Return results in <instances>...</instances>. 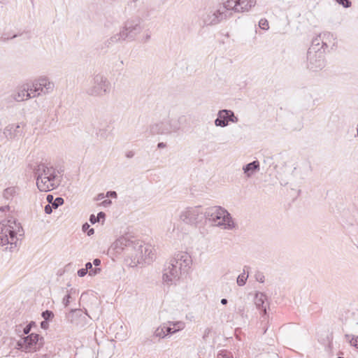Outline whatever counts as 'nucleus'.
Instances as JSON below:
<instances>
[{"mask_svg":"<svg viewBox=\"0 0 358 358\" xmlns=\"http://www.w3.org/2000/svg\"><path fill=\"white\" fill-rule=\"evenodd\" d=\"M36 180V186L41 192H49L59 185V181L52 166L45 164H39L34 169Z\"/></svg>","mask_w":358,"mask_h":358,"instance_id":"f257e3e1","label":"nucleus"},{"mask_svg":"<svg viewBox=\"0 0 358 358\" xmlns=\"http://www.w3.org/2000/svg\"><path fill=\"white\" fill-rule=\"evenodd\" d=\"M24 231L20 224L13 219L3 220L0 222V244H10V251L17 247V236H22Z\"/></svg>","mask_w":358,"mask_h":358,"instance_id":"f03ea898","label":"nucleus"},{"mask_svg":"<svg viewBox=\"0 0 358 358\" xmlns=\"http://www.w3.org/2000/svg\"><path fill=\"white\" fill-rule=\"evenodd\" d=\"M204 218L213 226L223 229L231 230L235 227L230 213L221 206H214L205 208Z\"/></svg>","mask_w":358,"mask_h":358,"instance_id":"7ed1b4c3","label":"nucleus"},{"mask_svg":"<svg viewBox=\"0 0 358 358\" xmlns=\"http://www.w3.org/2000/svg\"><path fill=\"white\" fill-rule=\"evenodd\" d=\"M110 83L102 73L94 75L86 93L92 96L102 97L110 92Z\"/></svg>","mask_w":358,"mask_h":358,"instance_id":"20e7f679","label":"nucleus"},{"mask_svg":"<svg viewBox=\"0 0 358 358\" xmlns=\"http://www.w3.org/2000/svg\"><path fill=\"white\" fill-rule=\"evenodd\" d=\"M180 129V117L176 119L169 117L150 126V133L154 135H170L177 133Z\"/></svg>","mask_w":358,"mask_h":358,"instance_id":"39448f33","label":"nucleus"},{"mask_svg":"<svg viewBox=\"0 0 358 358\" xmlns=\"http://www.w3.org/2000/svg\"><path fill=\"white\" fill-rule=\"evenodd\" d=\"M204 219V210L200 206L187 207L181 211L180 220L189 225L196 226Z\"/></svg>","mask_w":358,"mask_h":358,"instance_id":"423d86ee","label":"nucleus"},{"mask_svg":"<svg viewBox=\"0 0 358 358\" xmlns=\"http://www.w3.org/2000/svg\"><path fill=\"white\" fill-rule=\"evenodd\" d=\"M147 251L142 243L136 240H130L127 248V256L131 259L130 265L136 266L143 261L144 252Z\"/></svg>","mask_w":358,"mask_h":358,"instance_id":"0eeeda50","label":"nucleus"},{"mask_svg":"<svg viewBox=\"0 0 358 358\" xmlns=\"http://www.w3.org/2000/svg\"><path fill=\"white\" fill-rule=\"evenodd\" d=\"M33 97L45 95L52 93L55 89V84L47 76H43L36 78L31 85Z\"/></svg>","mask_w":358,"mask_h":358,"instance_id":"6e6552de","label":"nucleus"},{"mask_svg":"<svg viewBox=\"0 0 358 358\" xmlns=\"http://www.w3.org/2000/svg\"><path fill=\"white\" fill-rule=\"evenodd\" d=\"M142 22L143 20L139 17H132L128 19L121 29L123 36H125L127 39L134 40L136 36L143 29Z\"/></svg>","mask_w":358,"mask_h":358,"instance_id":"1a4fd4ad","label":"nucleus"},{"mask_svg":"<svg viewBox=\"0 0 358 358\" xmlns=\"http://www.w3.org/2000/svg\"><path fill=\"white\" fill-rule=\"evenodd\" d=\"M43 345V338L37 334H31L17 342L19 349L26 352L36 351Z\"/></svg>","mask_w":358,"mask_h":358,"instance_id":"9d476101","label":"nucleus"},{"mask_svg":"<svg viewBox=\"0 0 358 358\" xmlns=\"http://www.w3.org/2000/svg\"><path fill=\"white\" fill-rule=\"evenodd\" d=\"M314 49V47L309 48L308 50L307 67L313 71H317L324 67V51Z\"/></svg>","mask_w":358,"mask_h":358,"instance_id":"9b49d317","label":"nucleus"},{"mask_svg":"<svg viewBox=\"0 0 358 358\" xmlns=\"http://www.w3.org/2000/svg\"><path fill=\"white\" fill-rule=\"evenodd\" d=\"M184 274L185 273L178 268L177 266L168 262L165 264L163 270V282L168 285L176 284Z\"/></svg>","mask_w":358,"mask_h":358,"instance_id":"f8f14e48","label":"nucleus"},{"mask_svg":"<svg viewBox=\"0 0 358 358\" xmlns=\"http://www.w3.org/2000/svg\"><path fill=\"white\" fill-rule=\"evenodd\" d=\"M169 262L177 266L178 268L186 274L190 268L192 260L191 256L187 252H179L171 258Z\"/></svg>","mask_w":358,"mask_h":358,"instance_id":"ddd939ff","label":"nucleus"},{"mask_svg":"<svg viewBox=\"0 0 358 358\" xmlns=\"http://www.w3.org/2000/svg\"><path fill=\"white\" fill-rule=\"evenodd\" d=\"M237 123L238 118L231 110L223 109L217 113V117L215 120L216 127H225L229 124V122Z\"/></svg>","mask_w":358,"mask_h":358,"instance_id":"4468645a","label":"nucleus"},{"mask_svg":"<svg viewBox=\"0 0 358 358\" xmlns=\"http://www.w3.org/2000/svg\"><path fill=\"white\" fill-rule=\"evenodd\" d=\"M32 88L29 84H23L19 86L10 95L13 100L15 101H23L30 99L33 95Z\"/></svg>","mask_w":358,"mask_h":358,"instance_id":"2eb2a0df","label":"nucleus"},{"mask_svg":"<svg viewBox=\"0 0 358 358\" xmlns=\"http://www.w3.org/2000/svg\"><path fill=\"white\" fill-rule=\"evenodd\" d=\"M227 17L225 11L218 6L216 9L210 10L203 19L206 25H213L220 23Z\"/></svg>","mask_w":358,"mask_h":358,"instance_id":"dca6fc26","label":"nucleus"},{"mask_svg":"<svg viewBox=\"0 0 358 358\" xmlns=\"http://www.w3.org/2000/svg\"><path fill=\"white\" fill-rule=\"evenodd\" d=\"M22 124H10L3 130V134L8 139H14L21 136L23 134Z\"/></svg>","mask_w":358,"mask_h":358,"instance_id":"f3484780","label":"nucleus"},{"mask_svg":"<svg viewBox=\"0 0 358 358\" xmlns=\"http://www.w3.org/2000/svg\"><path fill=\"white\" fill-rule=\"evenodd\" d=\"M130 244V239L127 237L122 236L117 239L112 245V249L117 254L124 252L127 255V248Z\"/></svg>","mask_w":358,"mask_h":358,"instance_id":"a211bd4d","label":"nucleus"},{"mask_svg":"<svg viewBox=\"0 0 358 358\" xmlns=\"http://www.w3.org/2000/svg\"><path fill=\"white\" fill-rule=\"evenodd\" d=\"M166 324V331L168 336L176 334L185 328V323L183 321H168Z\"/></svg>","mask_w":358,"mask_h":358,"instance_id":"6ab92c4d","label":"nucleus"},{"mask_svg":"<svg viewBox=\"0 0 358 358\" xmlns=\"http://www.w3.org/2000/svg\"><path fill=\"white\" fill-rule=\"evenodd\" d=\"M243 170L245 176L250 178L259 170V162L257 160L253 161L244 166Z\"/></svg>","mask_w":358,"mask_h":358,"instance_id":"aec40b11","label":"nucleus"},{"mask_svg":"<svg viewBox=\"0 0 358 358\" xmlns=\"http://www.w3.org/2000/svg\"><path fill=\"white\" fill-rule=\"evenodd\" d=\"M219 7L221 10L225 11L226 13L227 10H234V12L240 13L238 0H226L223 2L222 5H220Z\"/></svg>","mask_w":358,"mask_h":358,"instance_id":"412c9836","label":"nucleus"},{"mask_svg":"<svg viewBox=\"0 0 358 358\" xmlns=\"http://www.w3.org/2000/svg\"><path fill=\"white\" fill-rule=\"evenodd\" d=\"M266 300V296L263 293H257L255 298V303L256 307L262 310L264 315L266 314V306L265 305V301Z\"/></svg>","mask_w":358,"mask_h":358,"instance_id":"4be33fe9","label":"nucleus"},{"mask_svg":"<svg viewBox=\"0 0 358 358\" xmlns=\"http://www.w3.org/2000/svg\"><path fill=\"white\" fill-rule=\"evenodd\" d=\"M127 38L125 36H123V32L122 30L120 31L119 33L113 34L106 41V45L107 47H110L117 43L121 42L122 41L126 40Z\"/></svg>","mask_w":358,"mask_h":358,"instance_id":"5701e85b","label":"nucleus"},{"mask_svg":"<svg viewBox=\"0 0 358 358\" xmlns=\"http://www.w3.org/2000/svg\"><path fill=\"white\" fill-rule=\"evenodd\" d=\"M256 0H238L239 12L249 11L256 4Z\"/></svg>","mask_w":358,"mask_h":358,"instance_id":"b1692460","label":"nucleus"},{"mask_svg":"<svg viewBox=\"0 0 358 358\" xmlns=\"http://www.w3.org/2000/svg\"><path fill=\"white\" fill-rule=\"evenodd\" d=\"M320 37H322V48L324 46L327 48L331 44H332V45H334L335 38L332 34L329 32H324L320 34Z\"/></svg>","mask_w":358,"mask_h":358,"instance_id":"393cba45","label":"nucleus"},{"mask_svg":"<svg viewBox=\"0 0 358 358\" xmlns=\"http://www.w3.org/2000/svg\"><path fill=\"white\" fill-rule=\"evenodd\" d=\"M18 188L16 187H9L6 188L3 193L4 199L10 200L17 194Z\"/></svg>","mask_w":358,"mask_h":358,"instance_id":"a878e982","label":"nucleus"},{"mask_svg":"<svg viewBox=\"0 0 358 358\" xmlns=\"http://www.w3.org/2000/svg\"><path fill=\"white\" fill-rule=\"evenodd\" d=\"M249 268H250L248 266H245L243 268V272L238 276L236 282L238 286H243L245 284L247 279L248 278Z\"/></svg>","mask_w":358,"mask_h":358,"instance_id":"bb28decb","label":"nucleus"},{"mask_svg":"<svg viewBox=\"0 0 358 358\" xmlns=\"http://www.w3.org/2000/svg\"><path fill=\"white\" fill-rule=\"evenodd\" d=\"M155 336L158 338H166L168 336V334L166 331V324L164 323L160 327H157L154 333Z\"/></svg>","mask_w":358,"mask_h":358,"instance_id":"cd10ccee","label":"nucleus"},{"mask_svg":"<svg viewBox=\"0 0 358 358\" xmlns=\"http://www.w3.org/2000/svg\"><path fill=\"white\" fill-rule=\"evenodd\" d=\"M345 338L346 341L350 344V345L358 349V336L345 334Z\"/></svg>","mask_w":358,"mask_h":358,"instance_id":"c85d7f7f","label":"nucleus"},{"mask_svg":"<svg viewBox=\"0 0 358 358\" xmlns=\"http://www.w3.org/2000/svg\"><path fill=\"white\" fill-rule=\"evenodd\" d=\"M217 358H233V356L230 352L223 350L218 352Z\"/></svg>","mask_w":358,"mask_h":358,"instance_id":"c756f323","label":"nucleus"},{"mask_svg":"<svg viewBox=\"0 0 358 358\" xmlns=\"http://www.w3.org/2000/svg\"><path fill=\"white\" fill-rule=\"evenodd\" d=\"M64 199L62 197H57L54 199L52 207H53L54 209H57L59 206H62L64 203Z\"/></svg>","mask_w":358,"mask_h":358,"instance_id":"7c9ffc66","label":"nucleus"},{"mask_svg":"<svg viewBox=\"0 0 358 358\" xmlns=\"http://www.w3.org/2000/svg\"><path fill=\"white\" fill-rule=\"evenodd\" d=\"M320 41H322V37H320V34L318 36H317L316 38L313 39L312 45L310 48L314 47V48H315L314 50L320 49L319 48Z\"/></svg>","mask_w":358,"mask_h":358,"instance_id":"2f4dec72","label":"nucleus"},{"mask_svg":"<svg viewBox=\"0 0 358 358\" xmlns=\"http://www.w3.org/2000/svg\"><path fill=\"white\" fill-rule=\"evenodd\" d=\"M259 26L262 29L267 30L269 28L268 22L266 19L262 18L259 22Z\"/></svg>","mask_w":358,"mask_h":358,"instance_id":"473e14b6","label":"nucleus"},{"mask_svg":"<svg viewBox=\"0 0 358 358\" xmlns=\"http://www.w3.org/2000/svg\"><path fill=\"white\" fill-rule=\"evenodd\" d=\"M83 231H87V235L88 236H91L94 233V230L93 228H90V226L87 224V223H85L83 225Z\"/></svg>","mask_w":358,"mask_h":358,"instance_id":"72a5a7b5","label":"nucleus"},{"mask_svg":"<svg viewBox=\"0 0 358 358\" xmlns=\"http://www.w3.org/2000/svg\"><path fill=\"white\" fill-rule=\"evenodd\" d=\"M96 135L101 139H106L108 136V133L105 129H99L96 132Z\"/></svg>","mask_w":358,"mask_h":358,"instance_id":"f704fd0d","label":"nucleus"},{"mask_svg":"<svg viewBox=\"0 0 358 358\" xmlns=\"http://www.w3.org/2000/svg\"><path fill=\"white\" fill-rule=\"evenodd\" d=\"M42 317L45 320H49L52 319L54 317V314H53V313L52 311L47 310L43 311L42 313Z\"/></svg>","mask_w":358,"mask_h":358,"instance_id":"c9c22d12","label":"nucleus"},{"mask_svg":"<svg viewBox=\"0 0 358 358\" xmlns=\"http://www.w3.org/2000/svg\"><path fill=\"white\" fill-rule=\"evenodd\" d=\"M338 4L342 5L344 8H349L352 3L350 0H335Z\"/></svg>","mask_w":358,"mask_h":358,"instance_id":"e433bc0d","label":"nucleus"},{"mask_svg":"<svg viewBox=\"0 0 358 358\" xmlns=\"http://www.w3.org/2000/svg\"><path fill=\"white\" fill-rule=\"evenodd\" d=\"M264 275L262 272L258 271L255 273V279L257 281L259 282H264Z\"/></svg>","mask_w":358,"mask_h":358,"instance_id":"4c0bfd02","label":"nucleus"},{"mask_svg":"<svg viewBox=\"0 0 358 358\" xmlns=\"http://www.w3.org/2000/svg\"><path fill=\"white\" fill-rule=\"evenodd\" d=\"M33 324H34V322H31V323H29L28 325H27L24 328L23 331H24V334H28L30 332L31 327H32Z\"/></svg>","mask_w":358,"mask_h":358,"instance_id":"58836bf2","label":"nucleus"},{"mask_svg":"<svg viewBox=\"0 0 358 358\" xmlns=\"http://www.w3.org/2000/svg\"><path fill=\"white\" fill-rule=\"evenodd\" d=\"M100 271H101V268H92V269H91L89 271V275H91V276L95 275L97 273H100Z\"/></svg>","mask_w":358,"mask_h":358,"instance_id":"ea45409f","label":"nucleus"},{"mask_svg":"<svg viewBox=\"0 0 358 358\" xmlns=\"http://www.w3.org/2000/svg\"><path fill=\"white\" fill-rule=\"evenodd\" d=\"M71 298V295L70 294H67L66 295H65V296L63 298V304L65 306H67L69 303V299Z\"/></svg>","mask_w":358,"mask_h":358,"instance_id":"a19ab883","label":"nucleus"},{"mask_svg":"<svg viewBox=\"0 0 358 358\" xmlns=\"http://www.w3.org/2000/svg\"><path fill=\"white\" fill-rule=\"evenodd\" d=\"M52 208H53V207H52V205L51 206L50 204L46 205L45 206V209H44L45 213L46 214H51L52 212Z\"/></svg>","mask_w":358,"mask_h":358,"instance_id":"79ce46f5","label":"nucleus"},{"mask_svg":"<svg viewBox=\"0 0 358 358\" xmlns=\"http://www.w3.org/2000/svg\"><path fill=\"white\" fill-rule=\"evenodd\" d=\"M87 271L85 268H80L78 271V275L79 277H84L87 274Z\"/></svg>","mask_w":358,"mask_h":358,"instance_id":"37998d69","label":"nucleus"},{"mask_svg":"<svg viewBox=\"0 0 358 358\" xmlns=\"http://www.w3.org/2000/svg\"><path fill=\"white\" fill-rule=\"evenodd\" d=\"M90 222L94 224L96 222H99V217H97L94 215H91L90 217Z\"/></svg>","mask_w":358,"mask_h":358,"instance_id":"c03bdc74","label":"nucleus"},{"mask_svg":"<svg viewBox=\"0 0 358 358\" xmlns=\"http://www.w3.org/2000/svg\"><path fill=\"white\" fill-rule=\"evenodd\" d=\"M54 199V196L52 194L47 195L46 200L48 202V204H52Z\"/></svg>","mask_w":358,"mask_h":358,"instance_id":"a18cd8bd","label":"nucleus"},{"mask_svg":"<svg viewBox=\"0 0 358 358\" xmlns=\"http://www.w3.org/2000/svg\"><path fill=\"white\" fill-rule=\"evenodd\" d=\"M106 196H111V197H113V198H116L117 197V193H116V192H114V191H110V192H107Z\"/></svg>","mask_w":358,"mask_h":358,"instance_id":"49530a36","label":"nucleus"},{"mask_svg":"<svg viewBox=\"0 0 358 358\" xmlns=\"http://www.w3.org/2000/svg\"><path fill=\"white\" fill-rule=\"evenodd\" d=\"M112 203L111 201L109 199H106L102 202V205L105 207L110 206Z\"/></svg>","mask_w":358,"mask_h":358,"instance_id":"de8ad7c7","label":"nucleus"},{"mask_svg":"<svg viewBox=\"0 0 358 358\" xmlns=\"http://www.w3.org/2000/svg\"><path fill=\"white\" fill-rule=\"evenodd\" d=\"M105 213L103 212H99L96 217H99V221H100L101 219H104L105 218Z\"/></svg>","mask_w":358,"mask_h":358,"instance_id":"09e8293b","label":"nucleus"},{"mask_svg":"<svg viewBox=\"0 0 358 358\" xmlns=\"http://www.w3.org/2000/svg\"><path fill=\"white\" fill-rule=\"evenodd\" d=\"M85 268L87 269V271H90L91 269H92V264L91 262L86 263Z\"/></svg>","mask_w":358,"mask_h":358,"instance_id":"8fccbe9b","label":"nucleus"},{"mask_svg":"<svg viewBox=\"0 0 358 358\" xmlns=\"http://www.w3.org/2000/svg\"><path fill=\"white\" fill-rule=\"evenodd\" d=\"M93 264L95 266H98L101 264V260L99 259H94L93 261Z\"/></svg>","mask_w":358,"mask_h":358,"instance_id":"3c124183","label":"nucleus"},{"mask_svg":"<svg viewBox=\"0 0 358 358\" xmlns=\"http://www.w3.org/2000/svg\"><path fill=\"white\" fill-rule=\"evenodd\" d=\"M41 327L43 329H46L48 327V323L46 321H43L41 323Z\"/></svg>","mask_w":358,"mask_h":358,"instance_id":"603ef678","label":"nucleus"},{"mask_svg":"<svg viewBox=\"0 0 358 358\" xmlns=\"http://www.w3.org/2000/svg\"><path fill=\"white\" fill-rule=\"evenodd\" d=\"M33 358H48L47 355H35Z\"/></svg>","mask_w":358,"mask_h":358,"instance_id":"864d4df0","label":"nucleus"},{"mask_svg":"<svg viewBox=\"0 0 358 358\" xmlns=\"http://www.w3.org/2000/svg\"><path fill=\"white\" fill-rule=\"evenodd\" d=\"M166 147V144L165 143H163V142H160L157 144V148H164Z\"/></svg>","mask_w":358,"mask_h":358,"instance_id":"5fc2aeb1","label":"nucleus"},{"mask_svg":"<svg viewBox=\"0 0 358 358\" xmlns=\"http://www.w3.org/2000/svg\"><path fill=\"white\" fill-rule=\"evenodd\" d=\"M9 209H10L9 206H5L0 207V211H1V212H5L6 210H9Z\"/></svg>","mask_w":358,"mask_h":358,"instance_id":"6e6d98bb","label":"nucleus"},{"mask_svg":"<svg viewBox=\"0 0 358 358\" xmlns=\"http://www.w3.org/2000/svg\"><path fill=\"white\" fill-rule=\"evenodd\" d=\"M143 38H144L145 42L148 41L150 39V34H145Z\"/></svg>","mask_w":358,"mask_h":358,"instance_id":"4d7b16f0","label":"nucleus"},{"mask_svg":"<svg viewBox=\"0 0 358 358\" xmlns=\"http://www.w3.org/2000/svg\"><path fill=\"white\" fill-rule=\"evenodd\" d=\"M104 197H105L104 194H103V193L99 194L97 196L96 200H101V199H104Z\"/></svg>","mask_w":358,"mask_h":358,"instance_id":"13d9d810","label":"nucleus"},{"mask_svg":"<svg viewBox=\"0 0 358 358\" xmlns=\"http://www.w3.org/2000/svg\"><path fill=\"white\" fill-rule=\"evenodd\" d=\"M220 302L222 305H226L228 301L227 299H222Z\"/></svg>","mask_w":358,"mask_h":358,"instance_id":"bf43d9fd","label":"nucleus"},{"mask_svg":"<svg viewBox=\"0 0 358 358\" xmlns=\"http://www.w3.org/2000/svg\"><path fill=\"white\" fill-rule=\"evenodd\" d=\"M17 36H18L17 34H14V35H13V36H10V37H9V36H8V37H6V38L5 37L3 39H4V40H8V39H10V38H16Z\"/></svg>","mask_w":358,"mask_h":358,"instance_id":"052dcab7","label":"nucleus"},{"mask_svg":"<svg viewBox=\"0 0 358 358\" xmlns=\"http://www.w3.org/2000/svg\"><path fill=\"white\" fill-rule=\"evenodd\" d=\"M134 155V154L131 152H129L127 155V157H132Z\"/></svg>","mask_w":358,"mask_h":358,"instance_id":"680f3d73","label":"nucleus"},{"mask_svg":"<svg viewBox=\"0 0 358 358\" xmlns=\"http://www.w3.org/2000/svg\"><path fill=\"white\" fill-rule=\"evenodd\" d=\"M338 358H343V357H338Z\"/></svg>","mask_w":358,"mask_h":358,"instance_id":"e2e57ef3","label":"nucleus"}]
</instances>
